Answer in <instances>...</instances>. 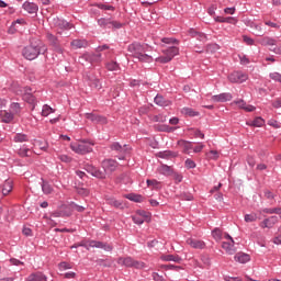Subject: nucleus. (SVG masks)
<instances>
[{"instance_id":"f257e3e1","label":"nucleus","mask_w":281,"mask_h":281,"mask_svg":"<svg viewBox=\"0 0 281 281\" xmlns=\"http://www.w3.org/2000/svg\"><path fill=\"white\" fill-rule=\"evenodd\" d=\"M127 52L133 58H137L139 63H153V56L146 54L148 45L134 42L127 46Z\"/></svg>"},{"instance_id":"f03ea898","label":"nucleus","mask_w":281,"mask_h":281,"mask_svg":"<svg viewBox=\"0 0 281 281\" xmlns=\"http://www.w3.org/2000/svg\"><path fill=\"white\" fill-rule=\"evenodd\" d=\"M47 52V47L43 46L41 41L38 42H31L30 45L25 46L22 49V56L26 60H36L41 54H45Z\"/></svg>"},{"instance_id":"7ed1b4c3","label":"nucleus","mask_w":281,"mask_h":281,"mask_svg":"<svg viewBox=\"0 0 281 281\" xmlns=\"http://www.w3.org/2000/svg\"><path fill=\"white\" fill-rule=\"evenodd\" d=\"M94 144L93 140L82 139L79 144H71L70 148L74 153H77V155H87V153L93 151L92 146H94Z\"/></svg>"},{"instance_id":"20e7f679","label":"nucleus","mask_w":281,"mask_h":281,"mask_svg":"<svg viewBox=\"0 0 281 281\" xmlns=\"http://www.w3.org/2000/svg\"><path fill=\"white\" fill-rule=\"evenodd\" d=\"M98 25L100 27H102L103 30H106V27L109 30H120L122 27H124V24H122L119 21H113L111 19H106V18H101L98 20Z\"/></svg>"},{"instance_id":"39448f33","label":"nucleus","mask_w":281,"mask_h":281,"mask_svg":"<svg viewBox=\"0 0 281 281\" xmlns=\"http://www.w3.org/2000/svg\"><path fill=\"white\" fill-rule=\"evenodd\" d=\"M83 168H85L86 172H88L92 177H95V179H100V180L106 179V171H104V169L101 170L100 168H98L91 164H86Z\"/></svg>"},{"instance_id":"423d86ee","label":"nucleus","mask_w":281,"mask_h":281,"mask_svg":"<svg viewBox=\"0 0 281 281\" xmlns=\"http://www.w3.org/2000/svg\"><path fill=\"white\" fill-rule=\"evenodd\" d=\"M46 37L53 52H56L57 54H63V52H65V48H63V45H60V40H58L56 35L47 33Z\"/></svg>"},{"instance_id":"0eeeda50","label":"nucleus","mask_w":281,"mask_h":281,"mask_svg":"<svg viewBox=\"0 0 281 281\" xmlns=\"http://www.w3.org/2000/svg\"><path fill=\"white\" fill-rule=\"evenodd\" d=\"M117 166H120V164L113 159H104L102 161V168H103L105 175L108 172H115V170H117Z\"/></svg>"},{"instance_id":"6e6552de","label":"nucleus","mask_w":281,"mask_h":281,"mask_svg":"<svg viewBox=\"0 0 281 281\" xmlns=\"http://www.w3.org/2000/svg\"><path fill=\"white\" fill-rule=\"evenodd\" d=\"M119 265H124V267H135L136 269H139L143 267L144 263H140L139 261H135L131 257H126V258H120Z\"/></svg>"},{"instance_id":"1a4fd4ad","label":"nucleus","mask_w":281,"mask_h":281,"mask_svg":"<svg viewBox=\"0 0 281 281\" xmlns=\"http://www.w3.org/2000/svg\"><path fill=\"white\" fill-rule=\"evenodd\" d=\"M53 25L55 27H58L59 30H71V27H74V25L71 23H69L66 20H63L60 18H54Z\"/></svg>"},{"instance_id":"9d476101","label":"nucleus","mask_w":281,"mask_h":281,"mask_svg":"<svg viewBox=\"0 0 281 281\" xmlns=\"http://www.w3.org/2000/svg\"><path fill=\"white\" fill-rule=\"evenodd\" d=\"M52 216L54 218H65V217H69L71 216V207L65 205L61 206V210L59 211H55L54 213H52Z\"/></svg>"},{"instance_id":"9b49d317","label":"nucleus","mask_w":281,"mask_h":281,"mask_svg":"<svg viewBox=\"0 0 281 281\" xmlns=\"http://www.w3.org/2000/svg\"><path fill=\"white\" fill-rule=\"evenodd\" d=\"M228 80L229 82H245V80H247V75L240 71H235L228 75Z\"/></svg>"},{"instance_id":"f8f14e48","label":"nucleus","mask_w":281,"mask_h":281,"mask_svg":"<svg viewBox=\"0 0 281 281\" xmlns=\"http://www.w3.org/2000/svg\"><path fill=\"white\" fill-rule=\"evenodd\" d=\"M89 247H95L97 249H104V251H113V246L98 240H90Z\"/></svg>"},{"instance_id":"ddd939ff","label":"nucleus","mask_w":281,"mask_h":281,"mask_svg":"<svg viewBox=\"0 0 281 281\" xmlns=\"http://www.w3.org/2000/svg\"><path fill=\"white\" fill-rule=\"evenodd\" d=\"M22 99L24 100V102L31 105V111H34V109H36V97H34L32 92H24Z\"/></svg>"},{"instance_id":"4468645a","label":"nucleus","mask_w":281,"mask_h":281,"mask_svg":"<svg viewBox=\"0 0 281 281\" xmlns=\"http://www.w3.org/2000/svg\"><path fill=\"white\" fill-rule=\"evenodd\" d=\"M111 150H115L116 153H120L122 156L119 157V159H124V155H126V150L128 148L126 145L122 146L120 143L115 142L110 146Z\"/></svg>"},{"instance_id":"2eb2a0df","label":"nucleus","mask_w":281,"mask_h":281,"mask_svg":"<svg viewBox=\"0 0 281 281\" xmlns=\"http://www.w3.org/2000/svg\"><path fill=\"white\" fill-rule=\"evenodd\" d=\"M86 117L87 120H90V122H95V124H106V117L102 115H98L94 113H87Z\"/></svg>"},{"instance_id":"dca6fc26","label":"nucleus","mask_w":281,"mask_h":281,"mask_svg":"<svg viewBox=\"0 0 281 281\" xmlns=\"http://www.w3.org/2000/svg\"><path fill=\"white\" fill-rule=\"evenodd\" d=\"M160 260H164L165 262H177V265L183 262V259L179 255H162Z\"/></svg>"},{"instance_id":"f3484780","label":"nucleus","mask_w":281,"mask_h":281,"mask_svg":"<svg viewBox=\"0 0 281 281\" xmlns=\"http://www.w3.org/2000/svg\"><path fill=\"white\" fill-rule=\"evenodd\" d=\"M232 93L229 92H224L221 94H215L212 97L213 102H229L232 101Z\"/></svg>"},{"instance_id":"a211bd4d","label":"nucleus","mask_w":281,"mask_h":281,"mask_svg":"<svg viewBox=\"0 0 281 281\" xmlns=\"http://www.w3.org/2000/svg\"><path fill=\"white\" fill-rule=\"evenodd\" d=\"M276 223H278V216L273 215L268 218H265L261 222L260 227H262V228L267 227L268 229H271V227H273V225H276Z\"/></svg>"},{"instance_id":"6ab92c4d","label":"nucleus","mask_w":281,"mask_h":281,"mask_svg":"<svg viewBox=\"0 0 281 281\" xmlns=\"http://www.w3.org/2000/svg\"><path fill=\"white\" fill-rule=\"evenodd\" d=\"M82 58H85L87 63H91V65H93V63H100V60H102V54H85Z\"/></svg>"},{"instance_id":"aec40b11","label":"nucleus","mask_w":281,"mask_h":281,"mask_svg":"<svg viewBox=\"0 0 281 281\" xmlns=\"http://www.w3.org/2000/svg\"><path fill=\"white\" fill-rule=\"evenodd\" d=\"M162 54H165V56H167L168 58H170V60H172L175 56H179V47L169 46L168 48L162 50Z\"/></svg>"},{"instance_id":"412c9836","label":"nucleus","mask_w":281,"mask_h":281,"mask_svg":"<svg viewBox=\"0 0 281 281\" xmlns=\"http://www.w3.org/2000/svg\"><path fill=\"white\" fill-rule=\"evenodd\" d=\"M188 245L193 249H205V241L190 238L187 240Z\"/></svg>"},{"instance_id":"4be33fe9","label":"nucleus","mask_w":281,"mask_h":281,"mask_svg":"<svg viewBox=\"0 0 281 281\" xmlns=\"http://www.w3.org/2000/svg\"><path fill=\"white\" fill-rule=\"evenodd\" d=\"M27 281H47V276L43 274V272L37 271L31 273L27 279Z\"/></svg>"},{"instance_id":"5701e85b","label":"nucleus","mask_w":281,"mask_h":281,"mask_svg":"<svg viewBox=\"0 0 281 281\" xmlns=\"http://www.w3.org/2000/svg\"><path fill=\"white\" fill-rule=\"evenodd\" d=\"M23 10L29 12V14H36L38 12V5L34 2H24Z\"/></svg>"},{"instance_id":"b1692460","label":"nucleus","mask_w":281,"mask_h":281,"mask_svg":"<svg viewBox=\"0 0 281 281\" xmlns=\"http://www.w3.org/2000/svg\"><path fill=\"white\" fill-rule=\"evenodd\" d=\"M236 262H240L241 265H245L251 260V257L248 254L245 252H237L235 255Z\"/></svg>"},{"instance_id":"393cba45","label":"nucleus","mask_w":281,"mask_h":281,"mask_svg":"<svg viewBox=\"0 0 281 281\" xmlns=\"http://www.w3.org/2000/svg\"><path fill=\"white\" fill-rule=\"evenodd\" d=\"M88 85L91 87V89H102V83L100 82V79L94 77H87Z\"/></svg>"},{"instance_id":"a878e982","label":"nucleus","mask_w":281,"mask_h":281,"mask_svg":"<svg viewBox=\"0 0 281 281\" xmlns=\"http://www.w3.org/2000/svg\"><path fill=\"white\" fill-rule=\"evenodd\" d=\"M136 214L140 217H143V221L145 223H150L153 218V214L150 212L144 211V210H137Z\"/></svg>"},{"instance_id":"bb28decb","label":"nucleus","mask_w":281,"mask_h":281,"mask_svg":"<svg viewBox=\"0 0 281 281\" xmlns=\"http://www.w3.org/2000/svg\"><path fill=\"white\" fill-rule=\"evenodd\" d=\"M0 116H2L1 122L4 124H10L14 120V114L7 111H0Z\"/></svg>"},{"instance_id":"cd10ccee","label":"nucleus","mask_w":281,"mask_h":281,"mask_svg":"<svg viewBox=\"0 0 281 281\" xmlns=\"http://www.w3.org/2000/svg\"><path fill=\"white\" fill-rule=\"evenodd\" d=\"M70 45L75 49H82V47H87V45H89V43L87 42V40H74L70 43Z\"/></svg>"},{"instance_id":"c85d7f7f","label":"nucleus","mask_w":281,"mask_h":281,"mask_svg":"<svg viewBox=\"0 0 281 281\" xmlns=\"http://www.w3.org/2000/svg\"><path fill=\"white\" fill-rule=\"evenodd\" d=\"M159 172L160 175H165V177H172V175H175L172 167L168 165H161L159 168Z\"/></svg>"},{"instance_id":"c756f323","label":"nucleus","mask_w":281,"mask_h":281,"mask_svg":"<svg viewBox=\"0 0 281 281\" xmlns=\"http://www.w3.org/2000/svg\"><path fill=\"white\" fill-rule=\"evenodd\" d=\"M41 186L44 194H52V192H54V188L52 187V184H49V182L43 178H42Z\"/></svg>"},{"instance_id":"7c9ffc66","label":"nucleus","mask_w":281,"mask_h":281,"mask_svg":"<svg viewBox=\"0 0 281 281\" xmlns=\"http://www.w3.org/2000/svg\"><path fill=\"white\" fill-rule=\"evenodd\" d=\"M156 128L159 133H175V131H177V127L166 124L157 125Z\"/></svg>"},{"instance_id":"2f4dec72","label":"nucleus","mask_w":281,"mask_h":281,"mask_svg":"<svg viewBox=\"0 0 281 281\" xmlns=\"http://www.w3.org/2000/svg\"><path fill=\"white\" fill-rule=\"evenodd\" d=\"M1 191L3 196H8V194L12 192V180H5Z\"/></svg>"},{"instance_id":"473e14b6","label":"nucleus","mask_w":281,"mask_h":281,"mask_svg":"<svg viewBox=\"0 0 281 281\" xmlns=\"http://www.w3.org/2000/svg\"><path fill=\"white\" fill-rule=\"evenodd\" d=\"M108 205H112L113 207H116L117 210H124V203L120 200H115L113 198L108 199Z\"/></svg>"},{"instance_id":"72a5a7b5","label":"nucleus","mask_w":281,"mask_h":281,"mask_svg":"<svg viewBox=\"0 0 281 281\" xmlns=\"http://www.w3.org/2000/svg\"><path fill=\"white\" fill-rule=\"evenodd\" d=\"M126 199H128V201H134V203H143L144 201V196L142 194H136V193L127 194Z\"/></svg>"},{"instance_id":"f704fd0d","label":"nucleus","mask_w":281,"mask_h":281,"mask_svg":"<svg viewBox=\"0 0 281 281\" xmlns=\"http://www.w3.org/2000/svg\"><path fill=\"white\" fill-rule=\"evenodd\" d=\"M155 104H157L158 106H168L169 102L168 100H166L164 98V95H156L154 99Z\"/></svg>"},{"instance_id":"c9c22d12","label":"nucleus","mask_w":281,"mask_h":281,"mask_svg":"<svg viewBox=\"0 0 281 281\" xmlns=\"http://www.w3.org/2000/svg\"><path fill=\"white\" fill-rule=\"evenodd\" d=\"M182 113L184 115H188L189 117H196V116L201 115V113L199 111H194V109H192V108H183Z\"/></svg>"},{"instance_id":"e433bc0d","label":"nucleus","mask_w":281,"mask_h":281,"mask_svg":"<svg viewBox=\"0 0 281 281\" xmlns=\"http://www.w3.org/2000/svg\"><path fill=\"white\" fill-rule=\"evenodd\" d=\"M158 157H160V159H170V157H177V153L171 150H165L158 153Z\"/></svg>"},{"instance_id":"4c0bfd02","label":"nucleus","mask_w":281,"mask_h":281,"mask_svg":"<svg viewBox=\"0 0 281 281\" xmlns=\"http://www.w3.org/2000/svg\"><path fill=\"white\" fill-rule=\"evenodd\" d=\"M105 68L108 71H117V69H120V64H117V61H108Z\"/></svg>"},{"instance_id":"58836bf2","label":"nucleus","mask_w":281,"mask_h":281,"mask_svg":"<svg viewBox=\"0 0 281 281\" xmlns=\"http://www.w3.org/2000/svg\"><path fill=\"white\" fill-rule=\"evenodd\" d=\"M160 268L165 269V271H181V269H183V267L175 265H161Z\"/></svg>"},{"instance_id":"ea45409f","label":"nucleus","mask_w":281,"mask_h":281,"mask_svg":"<svg viewBox=\"0 0 281 281\" xmlns=\"http://www.w3.org/2000/svg\"><path fill=\"white\" fill-rule=\"evenodd\" d=\"M212 236L215 240H221V238H223V231L216 227L212 231Z\"/></svg>"},{"instance_id":"a19ab883","label":"nucleus","mask_w":281,"mask_h":281,"mask_svg":"<svg viewBox=\"0 0 281 281\" xmlns=\"http://www.w3.org/2000/svg\"><path fill=\"white\" fill-rule=\"evenodd\" d=\"M232 247H234V244L231 241H224L222 244V249H225V251H227V254H234V250L232 249Z\"/></svg>"},{"instance_id":"79ce46f5","label":"nucleus","mask_w":281,"mask_h":281,"mask_svg":"<svg viewBox=\"0 0 281 281\" xmlns=\"http://www.w3.org/2000/svg\"><path fill=\"white\" fill-rule=\"evenodd\" d=\"M250 126H256L260 128V126H265V120L260 116H257L250 124Z\"/></svg>"},{"instance_id":"37998d69","label":"nucleus","mask_w":281,"mask_h":281,"mask_svg":"<svg viewBox=\"0 0 281 281\" xmlns=\"http://www.w3.org/2000/svg\"><path fill=\"white\" fill-rule=\"evenodd\" d=\"M95 262L97 265H99V267H106V268H110L113 265V262L109 261V259H97Z\"/></svg>"},{"instance_id":"c03bdc74","label":"nucleus","mask_w":281,"mask_h":281,"mask_svg":"<svg viewBox=\"0 0 281 281\" xmlns=\"http://www.w3.org/2000/svg\"><path fill=\"white\" fill-rule=\"evenodd\" d=\"M161 43H166L167 45H179V40L173 37H164L161 38Z\"/></svg>"},{"instance_id":"a18cd8bd","label":"nucleus","mask_w":281,"mask_h":281,"mask_svg":"<svg viewBox=\"0 0 281 281\" xmlns=\"http://www.w3.org/2000/svg\"><path fill=\"white\" fill-rule=\"evenodd\" d=\"M244 218L246 223H256V221H258V215H256V213L246 214Z\"/></svg>"},{"instance_id":"49530a36","label":"nucleus","mask_w":281,"mask_h":281,"mask_svg":"<svg viewBox=\"0 0 281 281\" xmlns=\"http://www.w3.org/2000/svg\"><path fill=\"white\" fill-rule=\"evenodd\" d=\"M50 113H54V109H52V106L45 104L42 110L43 117H47V115H49Z\"/></svg>"},{"instance_id":"de8ad7c7","label":"nucleus","mask_w":281,"mask_h":281,"mask_svg":"<svg viewBox=\"0 0 281 281\" xmlns=\"http://www.w3.org/2000/svg\"><path fill=\"white\" fill-rule=\"evenodd\" d=\"M10 109L12 113H15L18 115V113H21V103L13 102L11 103Z\"/></svg>"},{"instance_id":"09e8293b","label":"nucleus","mask_w":281,"mask_h":281,"mask_svg":"<svg viewBox=\"0 0 281 281\" xmlns=\"http://www.w3.org/2000/svg\"><path fill=\"white\" fill-rule=\"evenodd\" d=\"M97 8H99V10H110L112 12L115 11V7H113L111 4L98 3Z\"/></svg>"},{"instance_id":"8fccbe9b","label":"nucleus","mask_w":281,"mask_h":281,"mask_svg":"<svg viewBox=\"0 0 281 281\" xmlns=\"http://www.w3.org/2000/svg\"><path fill=\"white\" fill-rule=\"evenodd\" d=\"M261 45H270V46H273L276 45V40L271 38V37H263L261 41H260Z\"/></svg>"},{"instance_id":"3c124183","label":"nucleus","mask_w":281,"mask_h":281,"mask_svg":"<svg viewBox=\"0 0 281 281\" xmlns=\"http://www.w3.org/2000/svg\"><path fill=\"white\" fill-rule=\"evenodd\" d=\"M170 57H168L166 54L156 58V63H160L161 65H166L167 63H170Z\"/></svg>"},{"instance_id":"603ef678","label":"nucleus","mask_w":281,"mask_h":281,"mask_svg":"<svg viewBox=\"0 0 281 281\" xmlns=\"http://www.w3.org/2000/svg\"><path fill=\"white\" fill-rule=\"evenodd\" d=\"M180 199L182 201H193L194 195H192V193H190V192H183L180 194Z\"/></svg>"},{"instance_id":"864d4df0","label":"nucleus","mask_w":281,"mask_h":281,"mask_svg":"<svg viewBox=\"0 0 281 281\" xmlns=\"http://www.w3.org/2000/svg\"><path fill=\"white\" fill-rule=\"evenodd\" d=\"M265 214H281V207L263 209Z\"/></svg>"},{"instance_id":"5fc2aeb1","label":"nucleus","mask_w":281,"mask_h":281,"mask_svg":"<svg viewBox=\"0 0 281 281\" xmlns=\"http://www.w3.org/2000/svg\"><path fill=\"white\" fill-rule=\"evenodd\" d=\"M183 144V153L184 155H190V150H192V143L190 142H182Z\"/></svg>"},{"instance_id":"6e6d98bb","label":"nucleus","mask_w":281,"mask_h":281,"mask_svg":"<svg viewBox=\"0 0 281 281\" xmlns=\"http://www.w3.org/2000/svg\"><path fill=\"white\" fill-rule=\"evenodd\" d=\"M14 142H27V135L19 133L14 136Z\"/></svg>"},{"instance_id":"4d7b16f0","label":"nucleus","mask_w":281,"mask_h":281,"mask_svg":"<svg viewBox=\"0 0 281 281\" xmlns=\"http://www.w3.org/2000/svg\"><path fill=\"white\" fill-rule=\"evenodd\" d=\"M221 47L218 46V44H207L206 45V52H211V53H214V52H218Z\"/></svg>"},{"instance_id":"13d9d810","label":"nucleus","mask_w":281,"mask_h":281,"mask_svg":"<svg viewBox=\"0 0 281 281\" xmlns=\"http://www.w3.org/2000/svg\"><path fill=\"white\" fill-rule=\"evenodd\" d=\"M132 221L136 224V225H143V223L145 222L144 218L136 214L132 216Z\"/></svg>"},{"instance_id":"bf43d9fd","label":"nucleus","mask_w":281,"mask_h":281,"mask_svg":"<svg viewBox=\"0 0 281 281\" xmlns=\"http://www.w3.org/2000/svg\"><path fill=\"white\" fill-rule=\"evenodd\" d=\"M11 87L14 93H16V95H21V93H23V88L20 87L19 83H12Z\"/></svg>"},{"instance_id":"052dcab7","label":"nucleus","mask_w":281,"mask_h":281,"mask_svg":"<svg viewBox=\"0 0 281 281\" xmlns=\"http://www.w3.org/2000/svg\"><path fill=\"white\" fill-rule=\"evenodd\" d=\"M78 247H86V249H89V246H87V240H81L70 247V249H78Z\"/></svg>"},{"instance_id":"680f3d73","label":"nucleus","mask_w":281,"mask_h":281,"mask_svg":"<svg viewBox=\"0 0 281 281\" xmlns=\"http://www.w3.org/2000/svg\"><path fill=\"white\" fill-rule=\"evenodd\" d=\"M268 125L272 126V128H281L280 122H278L277 120H273V119L268 121Z\"/></svg>"},{"instance_id":"e2e57ef3","label":"nucleus","mask_w":281,"mask_h":281,"mask_svg":"<svg viewBox=\"0 0 281 281\" xmlns=\"http://www.w3.org/2000/svg\"><path fill=\"white\" fill-rule=\"evenodd\" d=\"M70 205H71L72 210H76V212L82 213V212H85V210H87L85 206H80V205L76 204V202H71Z\"/></svg>"},{"instance_id":"0e129e2a","label":"nucleus","mask_w":281,"mask_h":281,"mask_svg":"<svg viewBox=\"0 0 281 281\" xmlns=\"http://www.w3.org/2000/svg\"><path fill=\"white\" fill-rule=\"evenodd\" d=\"M271 80H274V82H281V75L280 72H271L270 74Z\"/></svg>"},{"instance_id":"69168bd1","label":"nucleus","mask_w":281,"mask_h":281,"mask_svg":"<svg viewBox=\"0 0 281 281\" xmlns=\"http://www.w3.org/2000/svg\"><path fill=\"white\" fill-rule=\"evenodd\" d=\"M77 194H80L81 196H89V189L77 188Z\"/></svg>"},{"instance_id":"338daca9","label":"nucleus","mask_w":281,"mask_h":281,"mask_svg":"<svg viewBox=\"0 0 281 281\" xmlns=\"http://www.w3.org/2000/svg\"><path fill=\"white\" fill-rule=\"evenodd\" d=\"M263 194L268 199V201H273V199H276V194H273V192H271L270 190H265Z\"/></svg>"},{"instance_id":"774afa93","label":"nucleus","mask_w":281,"mask_h":281,"mask_svg":"<svg viewBox=\"0 0 281 281\" xmlns=\"http://www.w3.org/2000/svg\"><path fill=\"white\" fill-rule=\"evenodd\" d=\"M186 168H189V169L196 168V162H194V160L189 158L186 160Z\"/></svg>"}]
</instances>
